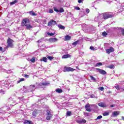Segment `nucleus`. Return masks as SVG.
<instances>
[{
	"label": "nucleus",
	"mask_w": 124,
	"mask_h": 124,
	"mask_svg": "<svg viewBox=\"0 0 124 124\" xmlns=\"http://www.w3.org/2000/svg\"><path fill=\"white\" fill-rule=\"evenodd\" d=\"M78 42H79V41H77L74 42L72 44L74 46H76V45H77V44H78Z\"/></svg>",
	"instance_id": "72a5a7b5"
},
{
	"label": "nucleus",
	"mask_w": 124,
	"mask_h": 124,
	"mask_svg": "<svg viewBox=\"0 0 124 124\" xmlns=\"http://www.w3.org/2000/svg\"><path fill=\"white\" fill-rule=\"evenodd\" d=\"M108 68H110V69H114V65L111 64L109 66H108Z\"/></svg>",
	"instance_id": "cd10ccee"
},
{
	"label": "nucleus",
	"mask_w": 124,
	"mask_h": 124,
	"mask_svg": "<svg viewBox=\"0 0 124 124\" xmlns=\"http://www.w3.org/2000/svg\"><path fill=\"white\" fill-rule=\"evenodd\" d=\"M50 42H57L58 41V39L57 38H51L49 39Z\"/></svg>",
	"instance_id": "f8f14e48"
},
{
	"label": "nucleus",
	"mask_w": 124,
	"mask_h": 124,
	"mask_svg": "<svg viewBox=\"0 0 124 124\" xmlns=\"http://www.w3.org/2000/svg\"><path fill=\"white\" fill-rule=\"evenodd\" d=\"M70 55L69 54H66V55H63L62 58V59H67V58H70Z\"/></svg>",
	"instance_id": "2eb2a0df"
},
{
	"label": "nucleus",
	"mask_w": 124,
	"mask_h": 124,
	"mask_svg": "<svg viewBox=\"0 0 124 124\" xmlns=\"http://www.w3.org/2000/svg\"><path fill=\"white\" fill-rule=\"evenodd\" d=\"M107 93H112V92L111 91H108Z\"/></svg>",
	"instance_id": "8fccbe9b"
},
{
	"label": "nucleus",
	"mask_w": 124,
	"mask_h": 124,
	"mask_svg": "<svg viewBox=\"0 0 124 124\" xmlns=\"http://www.w3.org/2000/svg\"><path fill=\"white\" fill-rule=\"evenodd\" d=\"M76 68H77V69H79V68H78V67H76Z\"/></svg>",
	"instance_id": "4d7b16f0"
},
{
	"label": "nucleus",
	"mask_w": 124,
	"mask_h": 124,
	"mask_svg": "<svg viewBox=\"0 0 124 124\" xmlns=\"http://www.w3.org/2000/svg\"><path fill=\"white\" fill-rule=\"evenodd\" d=\"M30 61L31 62H35V58L34 57H32L31 60Z\"/></svg>",
	"instance_id": "c756f323"
},
{
	"label": "nucleus",
	"mask_w": 124,
	"mask_h": 124,
	"mask_svg": "<svg viewBox=\"0 0 124 124\" xmlns=\"http://www.w3.org/2000/svg\"><path fill=\"white\" fill-rule=\"evenodd\" d=\"M53 9H54V11H55L56 12H60V11L59 10H58V9H57L56 7H54Z\"/></svg>",
	"instance_id": "7c9ffc66"
},
{
	"label": "nucleus",
	"mask_w": 124,
	"mask_h": 124,
	"mask_svg": "<svg viewBox=\"0 0 124 124\" xmlns=\"http://www.w3.org/2000/svg\"><path fill=\"white\" fill-rule=\"evenodd\" d=\"M25 77H29V76L28 75H25Z\"/></svg>",
	"instance_id": "603ef678"
},
{
	"label": "nucleus",
	"mask_w": 124,
	"mask_h": 124,
	"mask_svg": "<svg viewBox=\"0 0 124 124\" xmlns=\"http://www.w3.org/2000/svg\"><path fill=\"white\" fill-rule=\"evenodd\" d=\"M98 90H100V91H101V92H103L104 91V87H99Z\"/></svg>",
	"instance_id": "bb28decb"
},
{
	"label": "nucleus",
	"mask_w": 124,
	"mask_h": 124,
	"mask_svg": "<svg viewBox=\"0 0 124 124\" xmlns=\"http://www.w3.org/2000/svg\"><path fill=\"white\" fill-rule=\"evenodd\" d=\"M59 12H60L61 13L64 12V10H63V8H61L59 10Z\"/></svg>",
	"instance_id": "f704fd0d"
},
{
	"label": "nucleus",
	"mask_w": 124,
	"mask_h": 124,
	"mask_svg": "<svg viewBox=\"0 0 124 124\" xmlns=\"http://www.w3.org/2000/svg\"><path fill=\"white\" fill-rule=\"evenodd\" d=\"M18 1H19V0H15L14 1L10 2V4L11 5H13V4H15V3H17Z\"/></svg>",
	"instance_id": "a211bd4d"
},
{
	"label": "nucleus",
	"mask_w": 124,
	"mask_h": 124,
	"mask_svg": "<svg viewBox=\"0 0 124 124\" xmlns=\"http://www.w3.org/2000/svg\"><path fill=\"white\" fill-rule=\"evenodd\" d=\"M102 16L104 20H106L108 19V18H112L113 16L112 15H110L109 13H105L102 14Z\"/></svg>",
	"instance_id": "20e7f679"
},
{
	"label": "nucleus",
	"mask_w": 124,
	"mask_h": 124,
	"mask_svg": "<svg viewBox=\"0 0 124 124\" xmlns=\"http://www.w3.org/2000/svg\"><path fill=\"white\" fill-rule=\"evenodd\" d=\"M119 115H120V112L119 111H114L112 113V117H116V116H119Z\"/></svg>",
	"instance_id": "9b49d317"
},
{
	"label": "nucleus",
	"mask_w": 124,
	"mask_h": 124,
	"mask_svg": "<svg viewBox=\"0 0 124 124\" xmlns=\"http://www.w3.org/2000/svg\"><path fill=\"white\" fill-rule=\"evenodd\" d=\"M109 114H110V112L109 111H105L103 113V116H108Z\"/></svg>",
	"instance_id": "412c9836"
},
{
	"label": "nucleus",
	"mask_w": 124,
	"mask_h": 124,
	"mask_svg": "<svg viewBox=\"0 0 124 124\" xmlns=\"http://www.w3.org/2000/svg\"><path fill=\"white\" fill-rule=\"evenodd\" d=\"M52 117H53V115H47L46 120H47V121H50V120H51V118H52Z\"/></svg>",
	"instance_id": "4be33fe9"
},
{
	"label": "nucleus",
	"mask_w": 124,
	"mask_h": 124,
	"mask_svg": "<svg viewBox=\"0 0 124 124\" xmlns=\"http://www.w3.org/2000/svg\"><path fill=\"white\" fill-rule=\"evenodd\" d=\"M121 32H122V34L124 35V29H122L121 30Z\"/></svg>",
	"instance_id": "37998d69"
},
{
	"label": "nucleus",
	"mask_w": 124,
	"mask_h": 124,
	"mask_svg": "<svg viewBox=\"0 0 124 124\" xmlns=\"http://www.w3.org/2000/svg\"><path fill=\"white\" fill-rule=\"evenodd\" d=\"M58 27L61 30H64V29H65V27H64V26H63L62 25H58Z\"/></svg>",
	"instance_id": "f3484780"
},
{
	"label": "nucleus",
	"mask_w": 124,
	"mask_h": 124,
	"mask_svg": "<svg viewBox=\"0 0 124 124\" xmlns=\"http://www.w3.org/2000/svg\"><path fill=\"white\" fill-rule=\"evenodd\" d=\"M46 113H47V115H53V112L51 111H50L49 110H46Z\"/></svg>",
	"instance_id": "dca6fc26"
},
{
	"label": "nucleus",
	"mask_w": 124,
	"mask_h": 124,
	"mask_svg": "<svg viewBox=\"0 0 124 124\" xmlns=\"http://www.w3.org/2000/svg\"><path fill=\"white\" fill-rule=\"evenodd\" d=\"M46 58L47 59H48V60H49V61H52V60H53V59H54V57H52V56H50L49 55H47L46 56Z\"/></svg>",
	"instance_id": "b1692460"
},
{
	"label": "nucleus",
	"mask_w": 124,
	"mask_h": 124,
	"mask_svg": "<svg viewBox=\"0 0 124 124\" xmlns=\"http://www.w3.org/2000/svg\"><path fill=\"white\" fill-rule=\"evenodd\" d=\"M37 42L39 43V42H41V41H40V40H38V41H37Z\"/></svg>",
	"instance_id": "6e6d98bb"
},
{
	"label": "nucleus",
	"mask_w": 124,
	"mask_h": 124,
	"mask_svg": "<svg viewBox=\"0 0 124 124\" xmlns=\"http://www.w3.org/2000/svg\"><path fill=\"white\" fill-rule=\"evenodd\" d=\"M100 119H102V116L101 115H99V116H98L96 119V121H97V120H100Z\"/></svg>",
	"instance_id": "e433bc0d"
},
{
	"label": "nucleus",
	"mask_w": 124,
	"mask_h": 124,
	"mask_svg": "<svg viewBox=\"0 0 124 124\" xmlns=\"http://www.w3.org/2000/svg\"><path fill=\"white\" fill-rule=\"evenodd\" d=\"M81 122H82V123H84V124H85V123H87V121H86V120H85V119H82V120H81Z\"/></svg>",
	"instance_id": "79ce46f5"
},
{
	"label": "nucleus",
	"mask_w": 124,
	"mask_h": 124,
	"mask_svg": "<svg viewBox=\"0 0 124 124\" xmlns=\"http://www.w3.org/2000/svg\"><path fill=\"white\" fill-rule=\"evenodd\" d=\"M56 92H57V93H61L62 92V90L61 89H57L56 90Z\"/></svg>",
	"instance_id": "5701e85b"
},
{
	"label": "nucleus",
	"mask_w": 124,
	"mask_h": 124,
	"mask_svg": "<svg viewBox=\"0 0 124 124\" xmlns=\"http://www.w3.org/2000/svg\"><path fill=\"white\" fill-rule=\"evenodd\" d=\"M96 70L99 71V73H100V74H103V75H105V74H106V71H105L103 70H101L99 68H97Z\"/></svg>",
	"instance_id": "9d476101"
},
{
	"label": "nucleus",
	"mask_w": 124,
	"mask_h": 124,
	"mask_svg": "<svg viewBox=\"0 0 124 124\" xmlns=\"http://www.w3.org/2000/svg\"><path fill=\"white\" fill-rule=\"evenodd\" d=\"M122 120H123V121H124V116L122 117Z\"/></svg>",
	"instance_id": "864d4df0"
},
{
	"label": "nucleus",
	"mask_w": 124,
	"mask_h": 124,
	"mask_svg": "<svg viewBox=\"0 0 124 124\" xmlns=\"http://www.w3.org/2000/svg\"><path fill=\"white\" fill-rule=\"evenodd\" d=\"M91 97H94V95H91Z\"/></svg>",
	"instance_id": "5fc2aeb1"
},
{
	"label": "nucleus",
	"mask_w": 124,
	"mask_h": 124,
	"mask_svg": "<svg viewBox=\"0 0 124 124\" xmlns=\"http://www.w3.org/2000/svg\"><path fill=\"white\" fill-rule=\"evenodd\" d=\"M90 77L91 79V80H93V81H96V79L95 78H94V77H93L92 76H90Z\"/></svg>",
	"instance_id": "473e14b6"
},
{
	"label": "nucleus",
	"mask_w": 124,
	"mask_h": 124,
	"mask_svg": "<svg viewBox=\"0 0 124 124\" xmlns=\"http://www.w3.org/2000/svg\"><path fill=\"white\" fill-rule=\"evenodd\" d=\"M86 12L87 13H89L90 12V9H86Z\"/></svg>",
	"instance_id": "49530a36"
},
{
	"label": "nucleus",
	"mask_w": 124,
	"mask_h": 124,
	"mask_svg": "<svg viewBox=\"0 0 124 124\" xmlns=\"http://www.w3.org/2000/svg\"><path fill=\"white\" fill-rule=\"evenodd\" d=\"M39 83H36L35 85H31L28 89L29 92H33L36 89H37L39 86Z\"/></svg>",
	"instance_id": "f03ea898"
},
{
	"label": "nucleus",
	"mask_w": 124,
	"mask_h": 124,
	"mask_svg": "<svg viewBox=\"0 0 124 124\" xmlns=\"http://www.w3.org/2000/svg\"><path fill=\"white\" fill-rule=\"evenodd\" d=\"M53 12H54V11L53 10V9H50L49 10V13H53Z\"/></svg>",
	"instance_id": "ea45409f"
},
{
	"label": "nucleus",
	"mask_w": 124,
	"mask_h": 124,
	"mask_svg": "<svg viewBox=\"0 0 124 124\" xmlns=\"http://www.w3.org/2000/svg\"><path fill=\"white\" fill-rule=\"evenodd\" d=\"M23 81H25V78H20L19 80L17 81V84H19V83H20V82H23Z\"/></svg>",
	"instance_id": "393cba45"
},
{
	"label": "nucleus",
	"mask_w": 124,
	"mask_h": 124,
	"mask_svg": "<svg viewBox=\"0 0 124 124\" xmlns=\"http://www.w3.org/2000/svg\"><path fill=\"white\" fill-rule=\"evenodd\" d=\"M102 35H103V36H106V35H108V33L107 32H106V31H104L102 33Z\"/></svg>",
	"instance_id": "c85d7f7f"
},
{
	"label": "nucleus",
	"mask_w": 124,
	"mask_h": 124,
	"mask_svg": "<svg viewBox=\"0 0 124 124\" xmlns=\"http://www.w3.org/2000/svg\"><path fill=\"white\" fill-rule=\"evenodd\" d=\"M21 26H22V27H26L27 30L32 29V26L30 24V20L28 18H24L23 19L21 23Z\"/></svg>",
	"instance_id": "f257e3e1"
},
{
	"label": "nucleus",
	"mask_w": 124,
	"mask_h": 124,
	"mask_svg": "<svg viewBox=\"0 0 124 124\" xmlns=\"http://www.w3.org/2000/svg\"><path fill=\"white\" fill-rule=\"evenodd\" d=\"M91 107V105L90 104H88L85 105V108H86V111H88V112H92V109L90 108Z\"/></svg>",
	"instance_id": "0eeeda50"
},
{
	"label": "nucleus",
	"mask_w": 124,
	"mask_h": 124,
	"mask_svg": "<svg viewBox=\"0 0 124 124\" xmlns=\"http://www.w3.org/2000/svg\"><path fill=\"white\" fill-rule=\"evenodd\" d=\"M78 124H82V120L78 121Z\"/></svg>",
	"instance_id": "de8ad7c7"
},
{
	"label": "nucleus",
	"mask_w": 124,
	"mask_h": 124,
	"mask_svg": "<svg viewBox=\"0 0 124 124\" xmlns=\"http://www.w3.org/2000/svg\"><path fill=\"white\" fill-rule=\"evenodd\" d=\"M32 122L28 120H25L24 122V124H31Z\"/></svg>",
	"instance_id": "4468645a"
},
{
	"label": "nucleus",
	"mask_w": 124,
	"mask_h": 124,
	"mask_svg": "<svg viewBox=\"0 0 124 124\" xmlns=\"http://www.w3.org/2000/svg\"><path fill=\"white\" fill-rule=\"evenodd\" d=\"M37 114V112H36V111H33L32 112L33 117H35V116H36Z\"/></svg>",
	"instance_id": "c9c22d12"
},
{
	"label": "nucleus",
	"mask_w": 124,
	"mask_h": 124,
	"mask_svg": "<svg viewBox=\"0 0 124 124\" xmlns=\"http://www.w3.org/2000/svg\"><path fill=\"white\" fill-rule=\"evenodd\" d=\"M98 105L100 106V107H102V108H106V107H107L106 104L102 102L98 103Z\"/></svg>",
	"instance_id": "1a4fd4ad"
},
{
	"label": "nucleus",
	"mask_w": 124,
	"mask_h": 124,
	"mask_svg": "<svg viewBox=\"0 0 124 124\" xmlns=\"http://www.w3.org/2000/svg\"><path fill=\"white\" fill-rule=\"evenodd\" d=\"M47 34L48 35H50V36H53V35H54V34L53 33L48 32Z\"/></svg>",
	"instance_id": "58836bf2"
},
{
	"label": "nucleus",
	"mask_w": 124,
	"mask_h": 124,
	"mask_svg": "<svg viewBox=\"0 0 124 124\" xmlns=\"http://www.w3.org/2000/svg\"><path fill=\"white\" fill-rule=\"evenodd\" d=\"M101 65H102V63L98 62L96 64L95 66H100Z\"/></svg>",
	"instance_id": "2f4dec72"
},
{
	"label": "nucleus",
	"mask_w": 124,
	"mask_h": 124,
	"mask_svg": "<svg viewBox=\"0 0 124 124\" xmlns=\"http://www.w3.org/2000/svg\"><path fill=\"white\" fill-rule=\"evenodd\" d=\"M71 39V37L69 35H66L65 36V40H70Z\"/></svg>",
	"instance_id": "6ab92c4d"
},
{
	"label": "nucleus",
	"mask_w": 124,
	"mask_h": 124,
	"mask_svg": "<svg viewBox=\"0 0 124 124\" xmlns=\"http://www.w3.org/2000/svg\"><path fill=\"white\" fill-rule=\"evenodd\" d=\"M13 42L14 41L12 40V39L9 38L7 41V48H9V47H10V48H13V47L14 46V45H13Z\"/></svg>",
	"instance_id": "7ed1b4c3"
},
{
	"label": "nucleus",
	"mask_w": 124,
	"mask_h": 124,
	"mask_svg": "<svg viewBox=\"0 0 124 124\" xmlns=\"http://www.w3.org/2000/svg\"><path fill=\"white\" fill-rule=\"evenodd\" d=\"M41 62H47V58L46 57H43L42 59H40Z\"/></svg>",
	"instance_id": "aec40b11"
},
{
	"label": "nucleus",
	"mask_w": 124,
	"mask_h": 124,
	"mask_svg": "<svg viewBox=\"0 0 124 124\" xmlns=\"http://www.w3.org/2000/svg\"><path fill=\"white\" fill-rule=\"evenodd\" d=\"M123 92L124 91V89L123 90Z\"/></svg>",
	"instance_id": "13d9d810"
},
{
	"label": "nucleus",
	"mask_w": 124,
	"mask_h": 124,
	"mask_svg": "<svg viewBox=\"0 0 124 124\" xmlns=\"http://www.w3.org/2000/svg\"><path fill=\"white\" fill-rule=\"evenodd\" d=\"M0 51H2V47L0 46Z\"/></svg>",
	"instance_id": "3c124183"
},
{
	"label": "nucleus",
	"mask_w": 124,
	"mask_h": 124,
	"mask_svg": "<svg viewBox=\"0 0 124 124\" xmlns=\"http://www.w3.org/2000/svg\"><path fill=\"white\" fill-rule=\"evenodd\" d=\"M106 51L107 54H110V53H112V52H114V48L112 47H110L109 49L106 50Z\"/></svg>",
	"instance_id": "6e6552de"
},
{
	"label": "nucleus",
	"mask_w": 124,
	"mask_h": 124,
	"mask_svg": "<svg viewBox=\"0 0 124 124\" xmlns=\"http://www.w3.org/2000/svg\"><path fill=\"white\" fill-rule=\"evenodd\" d=\"M83 0H78V3H81V2H82V1Z\"/></svg>",
	"instance_id": "a18cd8bd"
},
{
	"label": "nucleus",
	"mask_w": 124,
	"mask_h": 124,
	"mask_svg": "<svg viewBox=\"0 0 124 124\" xmlns=\"http://www.w3.org/2000/svg\"><path fill=\"white\" fill-rule=\"evenodd\" d=\"M115 105H110V107L112 108L113 107H115Z\"/></svg>",
	"instance_id": "09e8293b"
},
{
	"label": "nucleus",
	"mask_w": 124,
	"mask_h": 124,
	"mask_svg": "<svg viewBox=\"0 0 124 124\" xmlns=\"http://www.w3.org/2000/svg\"><path fill=\"white\" fill-rule=\"evenodd\" d=\"M66 115L67 116H70L71 115V111H67Z\"/></svg>",
	"instance_id": "4c0bfd02"
},
{
	"label": "nucleus",
	"mask_w": 124,
	"mask_h": 124,
	"mask_svg": "<svg viewBox=\"0 0 124 124\" xmlns=\"http://www.w3.org/2000/svg\"><path fill=\"white\" fill-rule=\"evenodd\" d=\"M90 48L91 50H93V51H94V50H95L94 49V47H93V46H91Z\"/></svg>",
	"instance_id": "a19ab883"
},
{
	"label": "nucleus",
	"mask_w": 124,
	"mask_h": 124,
	"mask_svg": "<svg viewBox=\"0 0 124 124\" xmlns=\"http://www.w3.org/2000/svg\"><path fill=\"white\" fill-rule=\"evenodd\" d=\"M74 69L69 67H65L64 68V72H66V71H74Z\"/></svg>",
	"instance_id": "423d86ee"
},
{
	"label": "nucleus",
	"mask_w": 124,
	"mask_h": 124,
	"mask_svg": "<svg viewBox=\"0 0 124 124\" xmlns=\"http://www.w3.org/2000/svg\"><path fill=\"white\" fill-rule=\"evenodd\" d=\"M28 13L30 14V15L31 16H36V14H35V13L32 11L29 12Z\"/></svg>",
	"instance_id": "ddd939ff"
},
{
	"label": "nucleus",
	"mask_w": 124,
	"mask_h": 124,
	"mask_svg": "<svg viewBox=\"0 0 124 124\" xmlns=\"http://www.w3.org/2000/svg\"><path fill=\"white\" fill-rule=\"evenodd\" d=\"M115 89H116V90H120L121 88H120V86L118 85V84H115Z\"/></svg>",
	"instance_id": "a878e982"
},
{
	"label": "nucleus",
	"mask_w": 124,
	"mask_h": 124,
	"mask_svg": "<svg viewBox=\"0 0 124 124\" xmlns=\"http://www.w3.org/2000/svg\"><path fill=\"white\" fill-rule=\"evenodd\" d=\"M75 9H76L77 10H80V8H79V7H76L75 8Z\"/></svg>",
	"instance_id": "c03bdc74"
},
{
	"label": "nucleus",
	"mask_w": 124,
	"mask_h": 124,
	"mask_svg": "<svg viewBox=\"0 0 124 124\" xmlns=\"http://www.w3.org/2000/svg\"><path fill=\"white\" fill-rule=\"evenodd\" d=\"M57 24V22L53 19H51L49 22H48L47 26L48 27H53L55 25Z\"/></svg>",
	"instance_id": "39448f33"
}]
</instances>
